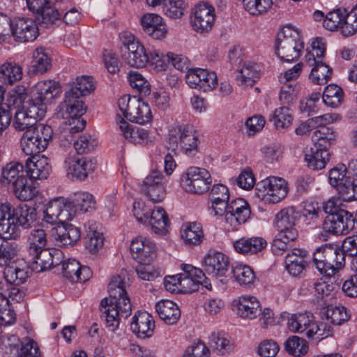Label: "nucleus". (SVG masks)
Wrapping results in <instances>:
<instances>
[{"instance_id":"32","label":"nucleus","mask_w":357,"mask_h":357,"mask_svg":"<svg viewBox=\"0 0 357 357\" xmlns=\"http://www.w3.org/2000/svg\"><path fill=\"white\" fill-rule=\"evenodd\" d=\"M61 93L60 84L52 79L43 80L34 86L33 96L36 100L47 104L49 101L59 96Z\"/></svg>"},{"instance_id":"64","label":"nucleus","mask_w":357,"mask_h":357,"mask_svg":"<svg viewBox=\"0 0 357 357\" xmlns=\"http://www.w3.org/2000/svg\"><path fill=\"white\" fill-rule=\"evenodd\" d=\"M342 248L345 256L352 257L351 267L357 272V235L346 238L342 244Z\"/></svg>"},{"instance_id":"43","label":"nucleus","mask_w":357,"mask_h":357,"mask_svg":"<svg viewBox=\"0 0 357 357\" xmlns=\"http://www.w3.org/2000/svg\"><path fill=\"white\" fill-rule=\"evenodd\" d=\"M208 344L220 355H225L233 349V344L224 331L212 332L209 336Z\"/></svg>"},{"instance_id":"60","label":"nucleus","mask_w":357,"mask_h":357,"mask_svg":"<svg viewBox=\"0 0 357 357\" xmlns=\"http://www.w3.org/2000/svg\"><path fill=\"white\" fill-rule=\"evenodd\" d=\"M130 85L144 96L149 95L151 86L149 82L137 71L130 70L128 74Z\"/></svg>"},{"instance_id":"61","label":"nucleus","mask_w":357,"mask_h":357,"mask_svg":"<svg viewBox=\"0 0 357 357\" xmlns=\"http://www.w3.org/2000/svg\"><path fill=\"white\" fill-rule=\"evenodd\" d=\"M347 169L343 164H339L329 171V183L337 189L344 183L347 182L351 178L347 176Z\"/></svg>"},{"instance_id":"35","label":"nucleus","mask_w":357,"mask_h":357,"mask_svg":"<svg viewBox=\"0 0 357 357\" xmlns=\"http://www.w3.org/2000/svg\"><path fill=\"white\" fill-rule=\"evenodd\" d=\"M155 310L159 317L169 325L176 324L181 317L177 305L170 300H162L155 304Z\"/></svg>"},{"instance_id":"24","label":"nucleus","mask_w":357,"mask_h":357,"mask_svg":"<svg viewBox=\"0 0 357 357\" xmlns=\"http://www.w3.org/2000/svg\"><path fill=\"white\" fill-rule=\"evenodd\" d=\"M47 245V234L43 229L31 230L27 238V250L32 257L33 262L40 257L50 255V250L45 248Z\"/></svg>"},{"instance_id":"19","label":"nucleus","mask_w":357,"mask_h":357,"mask_svg":"<svg viewBox=\"0 0 357 357\" xmlns=\"http://www.w3.org/2000/svg\"><path fill=\"white\" fill-rule=\"evenodd\" d=\"M143 31L155 40L165 38L168 29L163 18L155 13H146L140 19Z\"/></svg>"},{"instance_id":"62","label":"nucleus","mask_w":357,"mask_h":357,"mask_svg":"<svg viewBox=\"0 0 357 357\" xmlns=\"http://www.w3.org/2000/svg\"><path fill=\"white\" fill-rule=\"evenodd\" d=\"M29 116H31L36 122L45 116L46 113V104L42 101L36 100L33 96L31 100H29L22 109Z\"/></svg>"},{"instance_id":"23","label":"nucleus","mask_w":357,"mask_h":357,"mask_svg":"<svg viewBox=\"0 0 357 357\" xmlns=\"http://www.w3.org/2000/svg\"><path fill=\"white\" fill-rule=\"evenodd\" d=\"M290 331L294 333H305L307 337L312 338L315 336L317 322L314 321V317L312 313L305 312L292 314L287 321Z\"/></svg>"},{"instance_id":"29","label":"nucleus","mask_w":357,"mask_h":357,"mask_svg":"<svg viewBox=\"0 0 357 357\" xmlns=\"http://www.w3.org/2000/svg\"><path fill=\"white\" fill-rule=\"evenodd\" d=\"M155 323L153 317L146 312H138L130 324L132 331L140 338L150 337L153 334Z\"/></svg>"},{"instance_id":"40","label":"nucleus","mask_w":357,"mask_h":357,"mask_svg":"<svg viewBox=\"0 0 357 357\" xmlns=\"http://www.w3.org/2000/svg\"><path fill=\"white\" fill-rule=\"evenodd\" d=\"M181 236L185 245L194 246L202 243L204 238L201 225L197 222H188L183 225Z\"/></svg>"},{"instance_id":"58","label":"nucleus","mask_w":357,"mask_h":357,"mask_svg":"<svg viewBox=\"0 0 357 357\" xmlns=\"http://www.w3.org/2000/svg\"><path fill=\"white\" fill-rule=\"evenodd\" d=\"M36 121L23 109L17 110L15 114L13 126L16 130L26 131L33 130L36 128Z\"/></svg>"},{"instance_id":"47","label":"nucleus","mask_w":357,"mask_h":357,"mask_svg":"<svg viewBox=\"0 0 357 357\" xmlns=\"http://www.w3.org/2000/svg\"><path fill=\"white\" fill-rule=\"evenodd\" d=\"M52 66L51 59L47 49L37 47L33 54L32 67L35 73L43 74L48 71Z\"/></svg>"},{"instance_id":"11","label":"nucleus","mask_w":357,"mask_h":357,"mask_svg":"<svg viewBox=\"0 0 357 357\" xmlns=\"http://www.w3.org/2000/svg\"><path fill=\"white\" fill-rule=\"evenodd\" d=\"M355 224L353 214L344 209L336 214L327 215L323 223V230L332 234L346 235L355 229Z\"/></svg>"},{"instance_id":"7","label":"nucleus","mask_w":357,"mask_h":357,"mask_svg":"<svg viewBox=\"0 0 357 357\" xmlns=\"http://www.w3.org/2000/svg\"><path fill=\"white\" fill-rule=\"evenodd\" d=\"M119 109L124 117L138 124H145L152 120L149 104L136 96L125 95L118 100Z\"/></svg>"},{"instance_id":"51","label":"nucleus","mask_w":357,"mask_h":357,"mask_svg":"<svg viewBox=\"0 0 357 357\" xmlns=\"http://www.w3.org/2000/svg\"><path fill=\"white\" fill-rule=\"evenodd\" d=\"M322 98L326 105L331 107H337L344 100V92L340 86L331 84L326 86Z\"/></svg>"},{"instance_id":"25","label":"nucleus","mask_w":357,"mask_h":357,"mask_svg":"<svg viewBox=\"0 0 357 357\" xmlns=\"http://www.w3.org/2000/svg\"><path fill=\"white\" fill-rule=\"evenodd\" d=\"M310 257L303 249L294 248L285 257V268L294 277L300 275L308 266Z\"/></svg>"},{"instance_id":"49","label":"nucleus","mask_w":357,"mask_h":357,"mask_svg":"<svg viewBox=\"0 0 357 357\" xmlns=\"http://www.w3.org/2000/svg\"><path fill=\"white\" fill-rule=\"evenodd\" d=\"M284 349L290 355L295 357L305 356L309 349L307 342L298 336L293 335L284 342Z\"/></svg>"},{"instance_id":"37","label":"nucleus","mask_w":357,"mask_h":357,"mask_svg":"<svg viewBox=\"0 0 357 357\" xmlns=\"http://www.w3.org/2000/svg\"><path fill=\"white\" fill-rule=\"evenodd\" d=\"M80 98L73 95V92H66L64 102L61 105L67 115L66 116L63 115V118L81 117L86 113V106Z\"/></svg>"},{"instance_id":"20","label":"nucleus","mask_w":357,"mask_h":357,"mask_svg":"<svg viewBox=\"0 0 357 357\" xmlns=\"http://www.w3.org/2000/svg\"><path fill=\"white\" fill-rule=\"evenodd\" d=\"M25 170L31 180L46 179L52 172V165L45 155H35L26 160Z\"/></svg>"},{"instance_id":"45","label":"nucleus","mask_w":357,"mask_h":357,"mask_svg":"<svg viewBox=\"0 0 357 357\" xmlns=\"http://www.w3.org/2000/svg\"><path fill=\"white\" fill-rule=\"evenodd\" d=\"M320 317L326 321H329L333 325L340 326L348 321L350 315L344 306L328 307L324 308L320 312Z\"/></svg>"},{"instance_id":"17","label":"nucleus","mask_w":357,"mask_h":357,"mask_svg":"<svg viewBox=\"0 0 357 357\" xmlns=\"http://www.w3.org/2000/svg\"><path fill=\"white\" fill-rule=\"evenodd\" d=\"M163 174L158 170H153L144 178L141 186V192L153 202L163 200L165 190L163 183Z\"/></svg>"},{"instance_id":"5","label":"nucleus","mask_w":357,"mask_h":357,"mask_svg":"<svg viewBox=\"0 0 357 357\" xmlns=\"http://www.w3.org/2000/svg\"><path fill=\"white\" fill-rule=\"evenodd\" d=\"M53 130L48 125L39 124L33 130H26L21 138L22 152L29 157L40 155L52 140Z\"/></svg>"},{"instance_id":"57","label":"nucleus","mask_w":357,"mask_h":357,"mask_svg":"<svg viewBox=\"0 0 357 357\" xmlns=\"http://www.w3.org/2000/svg\"><path fill=\"white\" fill-rule=\"evenodd\" d=\"M292 120L293 117L289 113V109L287 106L276 109L270 119V121L273 122L277 129L288 128Z\"/></svg>"},{"instance_id":"13","label":"nucleus","mask_w":357,"mask_h":357,"mask_svg":"<svg viewBox=\"0 0 357 357\" xmlns=\"http://www.w3.org/2000/svg\"><path fill=\"white\" fill-rule=\"evenodd\" d=\"M299 217V213L294 207L284 208L279 211L275 218V226L280 236H286L289 239H296L298 236L296 222Z\"/></svg>"},{"instance_id":"18","label":"nucleus","mask_w":357,"mask_h":357,"mask_svg":"<svg viewBox=\"0 0 357 357\" xmlns=\"http://www.w3.org/2000/svg\"><path fill=\"white\" fill-rule=\"evenodd\" d=\"M214 8L208 3H199L196 6L191 23L195 31L207 33L211 30L215 22Z\"/></svg>"},{"instance_id":"63","label":"nucleus","mask_w":357,"mask_h":357,"mask_svg":"<svg viewBox=\"0 0 357 357\" xmlns=\"http://www.w3.org/2000/svg\"><path fill=\"white\" fill-rule=\"evenodd\" d=\"M17 357H43V356L38 343L33 339L26 337L21 342Z\"/></svg>"},{"instance_id":"59","label":"nucleus","mask_w":357,"mask_h":357,"mask_svg":"<svg viewBox=\"0 0 357 357\" xmlns=\"http://www.w3.org/2000/svg\"><path fill=\"white\" fill-rule=\"evenodd\" d=\"M242 2L245 10L252 15L266 13L273 4V0H242Z\"/></svg>"},{"instance_id":"34","label":"nucleus","mask_w":357,"mask_h":357,"mask_svg":"<svg viewBox=\"0 0 357 357\" xmlns=\"http://www.w3.org/2000/svg\"><path fill=\"white\" fill-rule=\"evenodd\" d=\"M29 268L26 264L22 266L7 265L3 271L4 279L8 284L20 286L25 283L29 277Z\"/></svg>"},{"instance_id":"3","label":"nucleus","mask_w":357,"mask_h":357,"mask_svg":"<svg viewBox=\"0 0 357 357\" xmlns=\"http://www.w3.org/2000/svg\"><path fill=\"white\" fill-rule=\"evenodd\" d=\"M303 49L304 43L298 29L286 26L278 32L275 40V53L281 61L291 62L296 60Z\"/></svg>"},{"instance_id":"52","label":"nucleus","mask_w":357,"mask_h":357,"mask_svg":"<svg viewBox=\"0 0 357 357\" xmlns=\"http://www.w3.org/2000/svg\"><path fill=\"white\" fill-rule=\"evenodd\" d=\"M259 77V70L255 63H245L240 70L236 80L241 85L253 86Z\"/></svg>"},{"instance_id":"39","label":"nucleus","mask_w":357,"mask_h":357,"mask_svg":"<svg viewBox=\"0 0 357 357\" xmlns=\"http://www.w3.org/2000/svg\"><path fill=\"white\" fill-rule=\"evenodd\" d=\"M147 224L151 227L155 233L164 234L168 230L170 221L165 209L155 206L151 211Z\"/></svg>"},{"instance_id":"56","label":"nucleus","mask_w":357,"mask_h":357,"mask_svg":"<svg viewBox=\"0 0 357 357\" xmlns=\"http://www.w3.org/2000/svg\"><path fill=\"white\" fill-rule=\"evenodd\" d=\"M188 7L186 0H169L163 10L166 16L172 19H179L184 15Z\"/></svg>"},{"instance_id":"46","label":"nucleus","mask_w":357,"mask_h":357,"mask_svg":"<svg viewBox=\"0 0 357 357\" xmlns=\"http://www.w3.org/2000/svg\"><path fill=\"white\" fill-rule=\"evenodd\" d=\"M15 197L23 202L31 200L38 192L36 187L29 182L26 177L20 178L13 185Z\"/></svg>"},{"instance_id":"44","label":"nucleus","mask_w":357,"mask_h":357,"mask_svg":"<svg viewBox=\"0 0 357 357\" xmlns=\"http://www.w3.org/2000/svg\"><path fill=\"white\" fill-rule=\"evenodd\" d=\"M22 67L14 62H5L0 66V80L2 83L13 85L22 78Z\"/></svg>"},{"instance_id":"55","label":"nucleus","mask_w":357,"mask_h":357,"mask_svg":"<svg viewBox=\"0 0 357 357\" xmlns=\"http://www.w3.org/2000/svg\"><path fill=\"white\" fill-rule=\"evenodd\" d=\"M337 134L332 127L322 126L315 130L312 135L314 144H321L322 147L328 149L335 140Z\"/></svg>"},{"instance_id":"16","label":"nucleus","mask_w":357,"mask_h":357,"mask_svg":"<svg viewBox=\"0 0 357 357\" xmlns=\"http://www.w3.org/2000/svg\"><path fill=\"white\" fill-rule=\"evenodd\" d=\"M96 167V162L86 157L69 154L64 160V167L68 174L80 181L84 180Z\"/></svg>"},{"instance_id":"26","label":"nucleus","mask_w":357,"mask_h":357,"mask_svg":"<svg viewBox=\"0 0 357 357\" xmlns=\"http://www.w3.org/2000/svg\"><path fill=\"white\" fill-rule=\"evenodd\" d=\"M229 267V257L220 252L209 253L204 259V270L212 277H224Z\"/></svg>"},{"instance_id":"33","label":"nucleus","mask_w":357,"mask_h":357,"mask_svg":"<svg viewBox=\"0 0 357 357\" xmlns=\"http://www.w3.org/2000/svg\"><path fill=\"white\" fill-rule=\"evenodd\" d=\"M267 246L266 241L259 236L250 238L243 237L233 243L236 252L241 255H252L257 254Z\"/></svg>"},{"instance_id":"8","label":"nucleus","mask_w":357,"mask_h":357,"mask_svg":"<svg viewBox=\"0 0 357 357\" xmlns=\"http://www.w3.org/2000/svg\"><path fill=\"white\" fill-rule=\"evenodd\" d=\"M288 193L287 182L282 178L270 176L257 184V196L268 204H275Z\"/></svg>"},{"instance_id":"15","label":"nucleus","mask_w":357,"mask_h":357,"mask_svg":"<svg viewBox=\"0 0 357 357\" xmlns=\"http://www.w3.org/2000/svg\"><path fill=\"white\" fill-rule=\"evenodd\" d=\"M251 210L248 202L243 198H237L229 203V211L226 213V224L231 230H237L250 218Z\"/></svg>"},{"instance_id":"48","label":"nucleus","mask_w":357,"mask_h":357,"mask_svg":"<svg viewBox=\"0 0 357 357\" xmlns=\"http://www.w3.org/2000/svg\"><path fill=\"white\" fill-rule=\"evenodd\" d=\"M23 169L22 164L18 162L6 164L2 169L1 182L4 185L12 183L14 185L16 181L25 177L23 175Z\"/></svg>"},{"instance_id":"14","label":"nucleus","mask_w":357,"mask_h":357,"mask_svg":"<svg viewBox=\"0 0 357 357\" xmlns=\"http://www.w3.org/2000/svg\"><path fill=\"white\" fill-rule=\"evenodd\" d=\"M38 26L33 19L17 17L12 20L10 29L16 40L26 43L37 38L39 34Z\"/></svg>"},{"instance_id":"36","label":"nucleus","mask_w":357,"mask_h":357,"mask_svg":"<svg viewBox=\"0 0 357 357\" xmlns=\"http://www.w3.org/2000/svg\"><path fill=\"white\" fill-rule=\"evenodd\" d=\"M72 212H91L95 210L96 202L94 197L87 192H77L69 199Z\"/></svg>"},{"instance_id":"4","label":"nucleus","mask_w":357,"mask_h":357,"mask_svg":"<svg viewBox=\"0 0 357 357\" xmlns=\"http://www.w3.org/2000/svg\"><path fill=\"white\" fill-rule=\"evenodd\" d=\"M169 143L172 150L193 157L198 153L199 136L189 124L178 125L169 130Z\"/></svg>"},{"instance_id":"53","label":"nucleus","mask_w":357,"mask_h":357,"mask_svg":"<svg viewBox=\"0 0 357 357\" xmlns=\"http://www.w3.org/2000/svg\"><path fill=\"white\" fill-rule=\"evenodd\" d=\"M95 89L93 79L91 76L82 75L77 77L73 85L67 92H73V95L79 97L89 95Z\"/></svg>"},{"instance_id":"38","label":"nucleus","mask_w":357,"mask_h":357,"mask_svg":"<svg viewBox=\"0 0 357 357\" xmlns=\"http://www.w3.org/2000/svg\"><path fill=\"white\" fill-rule=\"evenodd\" d=\"M260 303L255 297L252 296L239 297L237 304V313L240 317L252 319L260 314Z\"/></svg>"},{"instance_id":"28","label":"nucleus","mask_w":357,"mask_h":357,"mask_svg":"<svg viewBox=\"0 0 357 357\" xmlns=\"http://www.w3.org/2000/svg\"><path fill=\"white\" fill-rule=\"evenodd\" d=\"M313 288L317 303L323 302L325 304L340 288V284L336 282L333 275H325L314 282Z\"/></svg>"},{"instance_id":"21","label":"nucleus","mask_w":357,"mask_h":357,"mask_svg":"<svg viewBox=\"0 0 357 357\" xmlns=\"http://www.w3.org/2000/svg\"><path fill=\"white\" fill-rule=\"evenodd\" d=\"M51 236L59 246L74 245L79 241L81 231L72 224H59L52 228Z\"/></svg>"},{"instance_id":"1","label":"nucleus","mask_w":357,"mask_h":357,"mask_svg":"<svg viewBox=\"0 0 357 357\" xmlns=\"http://www.w3.org/2000/svg\"><path fill=\"white\" fill-rule=\"evenodd\" d=\"M109 298H103L100 304L105 327L114 335L120 337L123 330L119 328L121 318L126 319L132 312L130 298L125 289V282L119 275L112 277L108 284Z\"/></svg>"},{"instance_id":"41","label":"nucleus","mask_w":357,"mask_h":357,"mask_svg":"<svg viewBox=\"0 0 357 357\" xmlns=\"http://www.w3.org/2000/svg\"><path fill=\"white\" fill-rule=\"evenodd\" d=\"M62 15L63 12L52 6L51 1L37 15L36 20L40 27L52 28L61 21Z\"/></svg>"},{"instance_id":"31","label":"nucleus","mask_w":357,"mask_h":357,"mask_svg":"<svg viewBox=\"0 0 357 357\" xmlns=\"http://www.w3.org/2000/svg\"><path fill=\"white\" fill-rule=\"evenodd\" d=\"M116 122L119 124L123 137L130 142L142 144L150 141L149 133L145 129L130 125L119 115L116 116Z\"/></svg>"},{"instance_id":"2","label":"nucleus","mask_w":357,"mask_h":357,"mask_svg":"<svg viewBox=\"0 0 357 357\" xmlns=\"http://www.w3.org/2000/svg\"><path fill=\"white\" fill-rule=\"evenodd\" d=\"M38 220L37 210L26 204H20L15 208L6 202H0V235L8 239L17 240L21 229L34 226Z\"/></svg>"},{"instance_id":"54","label":"nucleus","mask_w":357,"mask_h":357,"mask_svg":"<svg viewBox=\"0 0 357 357\" xmlns=\"http://www.w3.org/2000/svg\"><path fill=\"white\" fill-rule=\"evenodd\" d=\"M341 32L347 37L357 33V3L349 13L345 10L342 14Z\"/></svg>"},{"instance_id":"30","label":"nucleus","mask_w":357,"mask_h":357,"mask_svg":"<svg viewBox=\"0 0 357 357\" xmlns=\"http://www.w3.org/2000/svg\"><path fill=\"white\" fill-rule=\"evenodd\" d=\"M321 146V144H314L311 147L306 148L305 150V160L307 166L314 170L324 168L329 161L330 153L327 149Z\"/></svg>"},{"instance_id":"9","label":"nucleus","mask_w":357,"mask_h":357,"mask_svg":"<svg viewBox=\"0 0 357 357\" xmlns=\"http://www.w3.org/2000/svg\"><path fill=\"white\" fill-rule=\"evenodd\" d=\"M212 178L209 172L197 167H189L181 178L183 189L193 194H202L209 190Z\"/></svg>"},{"instance_id":"10","label":"nucleus","mask_w":357,"mask_h":357,"mask_svg":"<svg viewBox=\"0 0 357 357\" xmlns=\"http://www.w3.org/2000/svg\"><path fill=\"white\" fill-rule=\"evenodd\" d=\"M74 217L68 199L59 197L52 199L44 211L43 221L52 225L63 224Z\"/></svg>"},{"instance_id":"27","label":"nucleus","mask_w":357,"mask_h":357,"mask_svg":"<svg viewBox=\"0 0 357 357\" xmlns=\"http://www.w3.org/2000/svg\"><path fill=\"white\" fill-rule=\"evenodd\" d=\"M326 255L328 256L325 264H320L318 271L325 275H333L345 264L344 252L342 248L331 244L329 252Z\"/></svg>"},{"instance_id":"12","label":"nucleus","mask_w":357,"mask_h":357,"mask_svg":"<svg viewBox=\"0 0 357 357\" xmlns=\"http://www.w3.org/2000/svg\"><path fill=\"white\" fill-rule=\"evenodd\" d=\"M183 273H179V292L183 294L192 293L199 289L200 284L208 287V282L205 273L200 268L191 264H181Z\"/></svg>"},{"instance_id":"6","label":"nucleus","mask_w":357,"mask_h":357,"mask_svg":"<svg viewBox=\"0 0 357 357\" xmlns=\"http://www.w3.org/2000/svg\"><path fill=\"white\" fill-rule=\"evenodd\" d=\"M120 51L124 61L132 67L144 68L149 62L144 46L128 31L119 34Z\"/></svg>"},{"instance_id":"42","label":"nucleus","mask_w":357,"mask_h":357,"mask_svg":"<svg viewBox=\"0 0 357 357\" xmlns=\"http://www.w3.org/2000/svg\"><path fill=\"white\" fill-rule=\"evenodd\" d=\"M232 273L239 285L248 289L255 287L257 278L254 271L249 266L236 264L232 268Z\"/></svg>"},{"instance_id":"22","label":"nucleus","mask_w":357,"mask_h":357,"mask_svg":"<svg viewBox=\"0 0 357 357\" xmlns=\"http://www.w3.org/2000/svg\"><path fill=\"white\" fill-rule=\"evenodd\" d=\"M290 331L294 333H305L307 337L312 338L315 336L317 322L314 321V317L312 313L305 312L292 314L287 321Z\"/></svg>"},{"instance_id":"50","label":"nucleus","mask_w":357,"mask_h":357,"mask_svg":"<svg viewBox=\"0 0 357 357\" xmlns=\"http://www.w3.org/2000/svg\"><path fill=\"white\" fill-rule=\"evenodd\" d=\"M332 75L333 69L321 61L312 68L309 78L315 84L324 85L331 79Z\"/></svg>"}]
</instances>
